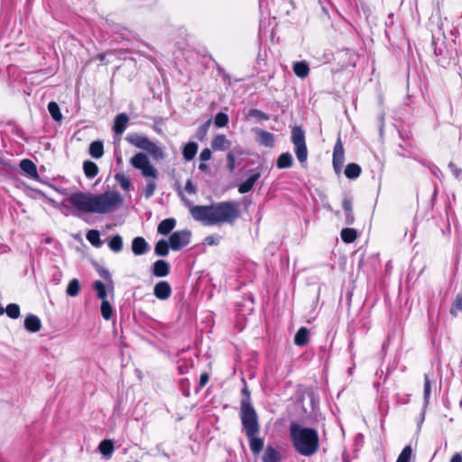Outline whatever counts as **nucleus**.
<instances>
[{"label":"nucleus","mask_w":462,"mask_h":462,"mask_svg":"<svg viewBox=\"0 0 462 462\" xmlns=\"http://www.w3.org/2000/svg\"><path fill=\"white\" fill-rule=\"evenodd\" d=\"M260 176V172H254L246 180H245L238 186L239 193L245 194L249 192L255 184V182L259 180Z\"/></svg>","instance_id":"19"},{"label":"nucleus","mask_w":462,"mask_h":462,"mask_svg":"<svg viewBox=\"0 0 462 462\" xmlns=\"http://www.w3.org/2000/svg\"><path fill=\"white\" fill-rule=\"evenodd\" d=\"M214 124L217 127H224L228 124V116L219 112L216 115Z\"/></svg>","instance_id":"45"},{"label":"nucleus","mask_w":462,"mask_h":462,"mask_svg":"<svg viewBox=\"0 0 462 462\" xmlns=\"http://www.w3.org/2000/svg\"><path fill=\"white\" fill-rule=\"evenodd\" d=\"M128 143L132 145L146 151L153 159L159 161L163 160L165 153L163 150L158 146L155 143L152 142L146 136L140 135L138 134H130L126 137Z\"/></svg>","instance_id":"6"},{"label":"nucleus","mask_w":462,"mask_h":462,"mask_svg":"<svg viewBox=\"0 0 462 462\" xmlns=\"http://www.w3.org/2000/svg\"><path fill=\"white\" fill-rule=\"evenodd\" d=\"M131 165L139 171L144 178H150L147 180L144 189V196L150 199L153 196L157 188L156 180L159 177L158 170L151 163L148 156L143 152H138L130 159Z\"/></svg>","instance_id":"4"},{"label":"nucleus","mask_w":462,"mask_h":462,"mask_svg":"<svg viewBox=\"0 0 462 462\" xmlns=\"http://www.w3.org/2000/svg\"><path fill=\"white\" fill-rule=\"evenodd\" d=\"M20 169L22 173L29 179L39 180L40 176L37 171L35 163L30 159H23L20 162Z\"/></svg>","instance_id":"10"},{"label":"nucleus","mask_w":462,"mask_h":462,"mask_svg":"<svg viewBox=\"0 0 462 462\" xmlns=\"http://www.w3.org/2000/svg\"><path fill=\"white\" fill-rule=\"evenodd\" d=\"M199 169L201 171H207L208 170V167L206 163L204 162H201L199 165Z\"/></svg>","instance_id":"57"},{"label":"nucleus","mask_w":462,"mask_h":462,"mask_svg":"<svg viewBox=\"0 0 462 462\" xmlns=\"http://www.w3.org/2000/svg\"><path fill=\"white\" fill-rule=\"evenodd\" d=\"M97 60H98L101 62H104L106 60V53H99L96 57Z\"/></svg>","instance_id":"56"},{"label":"nucleus","mask_w":462,"mask_h":462,"mask_svg":"<svg viewBox=\"0 0 462 462\" xmlns=\"http://www.w3.org/2000/svg\"><path fill=\"white\" fill-rule=\"evenodd\" d=\"M89 154L95 159L101 158L104 154V146L102 142H92L89 145Z\"/></svg>","instance_id":"28"},{"label":"nucleus","mask_w":462,"mask_h":462,"mask_svg":"<svg viewBox=\"0 0 462 462\" xmlns=\"http://www.w3.org/2000/svg\"><path fill=\"white\" fill-rule=\"evenodd\" d=\"M99 451L106 457H110L114 451L113 442L109 439H104L98 446Z\"/></svg>","instance_id":"35"},{"label":"nucleus","mask_w":462,"mask_h":462,"mask_svg":"<svg viewBox=\"0 0 462 462\" xmlns=\"http://www.w3.org/2000/svg\"><path fill=\"white\" fill-rule=\"evenodd\" d=\"M80 290L79 282L78 279H73L69 282L67 287V294L70 297H76Z\"/></svg>","instance_id":"40"},{"label":"nucleus","mask_w":462,"mask_h":462,"mask_svg":"<svg viewBox=\"0 0 462 462\" xmlns=\"http://www.w3.org/2000/svg\"><path fill=\"white\" fill-rule=\"evenodd\" d=\"M108 246L114 253H119L123 249V238L120 235L114 236L108 241Z\"/></svg>","instance_id":"33"},{"label":"nucleus","mask_w":462,"mask_h":462,"mask_svg":"<svg viewBox=\"0 0 462 462\" xmlns=\"http://www.w3.org/2000/svg\"><path fill=\"white\" fill-rule=\"evenodd\" d=\"M289 433L291 443L298 454L311 457L318 452L319 437L315 429L292 421L290 424Z\"/></svg>","instance_id":"3"},{"label":"nucleus","mask_w":462,"mask_h":462,"mask_svg":"<svg viewBox=\"0 0 462 462\" xmlns=\"http://www.w3.org/2000/svg\"><path fill=\"white\" fill-rule=\"evenodd\" d=\"M345 162V150L340 137L337 138L333 150V166L337 172L341 171Z\"/></svg>","instance_id":"9"},{"label":"nucleus","mask_w":462,"mask_h":462,"mask_svg":"<svg viewBox=\"0 0 462 462\" xmlns=\"http://www.w3.org/2000/svg\"><path fill=\"white\" fill-rule=\"evenodd\" d=\"M182 201L184 203V205L189 208V214L190 216L193 217V214H194V209L196 208H200L201 206H195L192 204L191 201H189V199H185L184 197H182Z\"/></svg>","instance_id":"51"},{"label":"nucleus","mask_w":462,"mask_h":462,"mask_svg":"<svg viewBox=\"0 0 462 462\" xmlns=\"http://www.w3.org/2000/svg\"><path fill=\"white\" fill-rule=\"evenodd\" d=\"M291 142L295 147V154L300 163L308 159V149L305 141V133L300 126H294L291 129Z\"/></svg>","instance_id":"7"},{"label":"nucleus","mask_w":462,"mask_h":462,"mask_svg":"<svg viewBox=\"0 0 462 462\" xmlns=\"http://www.w3.org/2000/svg\"><path fill=\"white\" fill-rule=\"evenodd\" d=\"M431 394V382L428 374L424 375V391H423V399H424V408L427 407L430 402Z\"/></svg>","instance_id":"37"},{"label":"nucleus","mask_w":462,"mask_h":462,"mask_svg":"<svg viewBox=\"0 0 462 462\" xmlns=\"http://www.w3.org/2000/svg\"><path fill=\"white\" fill-rule=\"evenodd\" d=\"M240 217L239 203L222 201L194 209L193 219L204 226L233 225Z\"/></svg>","instance_id":"2"},{"label":"nucleus","mask_w":462,"mask_h":462,"mask_svg":"<svg viewBox=\"0 0 462 462\" xmlns=\"http://www.w3.org/2000/svg\"><path fill=\"white\" fill-rule=\"evenodd\" d=\"M281 460L280 453L272 446H267L263 455V462H279Z\"/></svg>","instance_id":"24"},{"label":"nucleus","mask_w":462,"mask_h":462,"mask_svg":"<svg viewBox=\"0 0 462 462\" xmlns=\"http://www.w3.org/2000/svg\"><path fill=\"white\" fill-rule=\"evenodd\" d=\"M342 206H343V209H344L345 215H346L345 224L348 225V226L354 224L355 216H354V212H353L352 199L350 198L346 197L343 199Z\"/></svg>","instance_id":"18"},{"label":"nucleus","mask_w":462,"mask_h":462,"mask_svg":"<svg viewBox=\"0 0 462 462\" xmlns=\"http://www.w3.org/2000/svg\"><path fill=\"white\" fill-rule=\"evenodd\" d=\"M176 226L175 218H166L162 220L157 227V232L161 235L167 236L170 234Z\"/></svg>","instance_id":"20"},{"label":"nucleus","mask_w":462,"mask_h":462,"mask_svg":"<svg viewBox=\"0 0 462 462\" xmlns=\"http://www.w3.org/2000/svg\"><path fill=\"white\" fill-rule=\"evenodd\" d=\"M448 168L450 169L451 172L455 176V178L459 179L462 173V170L457 168V165L454 162L448 163Z\"/></svg>","instance_id":"48"},{"label":"nucleus","mask_w":462,"mask_h":462,"mask_svg":"<svg viewBox=\"0 0 462 462\" xmlns=\"http://www.w3.org/2000/svg\"><path fill=\"white\" fill-rule=\"evenodd\" d=\"M155 297L159 300H165L170 298L171 294V288L168 282L161 281L157 282L153 289Z\"/></svg>","instance_id":"12"},{"label":"nucleus","mask_w":462,"mask_h":462,"mask_svg":"<svg viewBox=\"0 0 462 462\" xmlns=\"http://www.w3.org/2000/svg\"><path fill=\"white\" fill-rule=\"evenodd\" d=\"M83 170H84V173H85L86 177L88 179L95 178L98 173L97 165L91 161L84 162Z\"/></svg>","instance_id":"27"},{"label":"nucleus","mask_w":462,"mask_h":462,"mask_svg":"<svg viewBox=\"0 0 462 462\" xmlns=\"http://www.w3.org/2000/svg\"><path fill=\"white\" fill-rule=\"evenodd\" d=\"M412 454L411 446H406L397 457L396 462H410Z\"/></svg>","instance_id":"44"},{"label":"nucleus","mask_w":462,"mask_h":462,"mask_svg":"<svg viewBox=\"0 0 462 462\" xmlns=\"http://www.w3.org/2000/svg\"><path fill=\"white\" fill-rule=\"evenodd\" d=\"M170 241L159 240L154 246V253L160 256H166L169 254Z\"/></svg>","instance_id":"31"},{"label":"nucleus","mask_w":462,"mask_h":462,"mask_svg":"<svg viewBox=\"0 0 462 462\" xmlns=\"http://www.w3.org/2000/svg\"><path fill=\"white\" fill-rule=\"evenodd\" d=\"M97 271L98 274L106 281L107 283V286L113 290L114 288V282L112 279V275L109 273V271L102 266H98L97 268Z\"/></svg>","instance_id":"39"},{"label":"nucleus","mask_w":462,"mask_h":462,"mask_svg":"<svg viewBox=\"0 0 462 462\" xmlns=\"http://www.w3.org/2000/svg\"><path fill=\"white\" fill-rule=\"evenodd\" d=\"M48 110L51 114L53 120L60 122L62 119V115L60 113V107L58 104L54 101H51L48 104Z\"/></svg>","instance_id":"36"},{"label":"nucleus","mask_w":462,"mask_h":462,"mask_svg":"<svg viewBox=\"0 0 462 462\" xmlns=\"http://www.w3.org/2000/svg\"><path fill=\"white\" fill-rule=\"evenodd\" d=\"M226 159H227V163H228V168L230 171H233L235 169V164H236V157H235V154L233 152H228L227 156H226Z\"/></svg>","instance_id":"53"},{"label":"nucleus","mask_w":462,"mask_h":462,"mask_svg":"<svg viewBox=\"0 0 462 462\" xmlns=\"http://www.w3.org/2000/svg\"><path fill=\"white\" fill-rule=\"evenodd\" d=\"M247 117H254L256 118L258 121H266L270 118V116L267 114L259 109L249 110Z\"/></svg>","instance_id":"43"},{"label":"nucleus","mask_w":462,"mask_h":462,"mask_svg":"<svg viewBox=\"0 0 462 462\" xmlns=\"http://www.w3.org/2000/svg\"><path fill=\"white\" fill-rule=\"evenodd\" d=\"M149 244L142 236H136L132 241V251L135 255H143L149 250Z\"/></svg>","instance_id":"13"},{"label":"nucleus","mask_w":462,"mask_h":462,"mask_svg":"<svg viewBox=\"0 0 462 462\" xmlns=\"http://www.w3.org/2000/svg\"><path fill=\"white\" fill-rule=\"evenodd\" d=\"M243 393H245L246 395V398L245 399H249L250 400V397H249V392L247 390V388H244L243 389Z\"/></svg>","instance_id":"59"},{"label":"nucleus","mask_w":462,"mask_h":462,"mask_svg":"<svg viewBox=\"0 0 462 462\" xmlns=\"http://www.w3.org/2000/svg\"><path fill=\"white\" fill-rule=\"evenodd\" d=\"M100 310L102 317L106 320H109L112 318L113 308L111 304L108 302V300L101 302Z\"/></svg>","instance_id":"41"},{"label":"nucleus","mask_w":462,"mask_h":462,"mask_svg":"<svg viewBox=\"0 0 462 462\" xmlns=\"http://www.w3.org/2000/svg\"><path fill=\"white\" fill-rule=\"evenodd\" d=\"M53 281H55V282L58 284L60 281V275H54L53 276Z\"/></svg>","instance_id":"58"},{"label":"nucleus","mask_w":462,"mask_h":462,"mask_svg":"<svg viewBox=\"0 0 462 462\" xmlns=\"http://www.w3.org/2000/svg\"><path fill=\"white\" fill-rule=\"evenodd\" d=\"M87 240L95 247H100L103 245L100 239V233L97 230L91 229L86 234Z\"/></svg>","instance_id":"29"},{"label":"nucleus","mask_w":462,"mask_h":462,"mask_svg":"<svg viewBox=\"0 0 462 462\" xmlns=\"http://www.w3.org/2000/svg\"><path fill=\"white\" fill-rule=\"evenodd\" d=\"M170 273V265L164 260H157L152 265V273L156 277H165Z\"/></svg>","instance_id":"17"},{"label":"nucleus","mask_w":462,"mask_h":462,"mask_svg":"<svg viewBox=\"0 0 462 462\" xmlns=\"http://www.w3.org/2000/svg\"><path fill=\"white\" fill-rule=\"evenodd\" d=\"M231 141L225 134L216 135L211 142V147L215 151H226L231 147Z\"/></svg>","instance_id":"14"},{"label":"nucleus","mask_w":462,"mask_h":462,"mask_svg":"<svg viewBox=\"0 0 462 462\" xmlns=\"http://www.w3.org/2000/svg\"><path fill=\"white\" fill-rule=\"evenodd\" d=\"M293 158L290 152H282L279 155L276 162L278 169H288L292 166Z\"/></svg>","instance_id":"22"},{"label":"nucleus","mask_w":462,"mask_h":462,"mask_svg":"<svg viewBox=\"0 0 462 462\" xmlns=\"http://www.w3.org/2000/svg\"><path fill=\"white\" fill-rule=\"evenodd\" d=\"M124 203L122 195L115 190L100 194L73 192L67 197L62 207L74 208L80 213L109 214L115 212Z\"/></svg>","instance_id":"1"},{"label":"nucleus","mask_w":462,"mask_h":462,"mask_svg":"<svg viewBox=\"0 0 462 462\" xmlns=\"http://www.w3.org/2000/svg\"><path fill=\"white\" fill-rule=\"evenodd\" d=\"M293 72L300 79H305L310 73L309 64L306 61H297L293 63Z\"/></svg>","instance_id":"21"},{"label":"nucleus","mask_w":462,"mask_h":462,"mask_svg":"<svg viewBox=\"0 0 462 462\" xmlns=\"http://www.w3.org/2000/svg\"><path fill=\"white\" fill-rule=\"evenodd\" d=\"M191 232L189 230H179L173 232L169 238L170 246L173 251H179L190 242Z\"/></svg>","instance_id":"8"},{"label":"nucleus","mask_w":462,"mask_h":462,"mask_svg":"<svg viewBox=\"0 0 462 462\" xmlns=\"http://www.w3.org/2000/svg\"><path fill=\"white\" fill-rule=\"evenodd\" d=\"M341 239L347 244L353 243L356 237L357 233L354 228H343L340 233Z\"/></svg>","instance_id":"32"},{"label":"nucleus","mask_w":462,"mask_h":462,"mask_svg":"<svg viewBox=\"0 0 462 462\" xmlns=\"http://www.w3.org/2000/svg\"><path fill=\"white\" fill-rule=\"evenodd\" d=\"M361 174V167L356 163H349L345 169V175L346 178L354 180Z\"/></svg>","instance_id":"30"},{"label":"nucleus","mask_w":462,"mask_h":462,"mask_svg":"<svg viewBox=\"0 0 462 462\" xmlns=\"http://www.w3.org/2000/svg\"><path fill=\"white\" fill-rule=\"evenodd\" d=\"M93 288L97 291V295L101 300L102 302L107 300L106 287L102 282L96 281L93 284Z\"/></svg>","instance_id":"34"},{"label":"nucleus","mask_w":462,"mask_h":462,"mask_svg":"<svg viewBox=\"0 0 462 462\" xmlns=\"http://www.w3.org/2000/svg\"><path fill=\"white\" fill-rule=\"evenodd\" d=\"M198 148H199V146L196 143H194V142L188 143L184 146L183 152H182L184 159L186 161H191L195 157V155L198 152Z\"/></svg>","instance_id":"26"},{"label":"nucleus","mask_w":462,"mask_h":462,"mask_svg":"<svg viewBox=\"0 0 462 462\" xmlns=\"http://www.w3.org/2000/svg\"><path fill=\"white\" fill-rule=\"evenodd\" d=\"M220 241V237L215 236H208L205 238V243L208 245H218Z\"/></svg>","instance_id":"52"},{"label":"nucleus","mask_w":462,"mask_h":462,"mask_svg":"<svg viewBox=\"0 0 462 462\" xmlns=\"http://www.w3.org/2000/svg\"><path fill=\"white\" fill-rule=\"evenodd\" d=\"M211 125V120H208L206 123H204L198 130V134L200 136V138H203L208 131V128Z\"/></svg>","instance_id":"47"},{"label":"nucleus","mask_w":462,"mask_h":462,"mask_svg":"<svg viewBox=\"0 0 462 462\" xmlns=\"http://www.w3.org/2000/svg\"><path fill=\"white\" fill-rule=\"evenodd\" d=\"M240 417L243 430L245 431L246 437L256 435L259 432L260 426L258 423V417L248 398L243 399L241 401Z\"/></svg>","instance_id":"5"},{"label":"nucleus","mask_w":462,"mask_h":462,"mask_svg":"<svg viewBox=\"0 0 462 462\" xmlns=\"http://www.w3.org/2000/svg\"><path fill=\"white\" fill-rule=\"evenodd\" d=\"M457 311H462V293L457 295L450 310L452 315H457Z\"/></svg>","instance_id":"46"},{"label":"nucleus","mask_w":462,"mask_h":462,"mask_svg":"<svg viewBox=\"0 0 462 462\" xmlns=\"http://www.w3.org/2000/svg\"><path fill=\"white\" fill-rule=\"evenodd\" d=\"M5 312L11 319H17L20 316V307L15 303H10L6 306Z\"/></svg>","instance_id":"42"},{"label":"nucleus","mask_w":462,"mask_h":462,"mask_svg":"<svg viewBox=\"0 0 462 462\" xmlns=\"http://www.w3.org/2000/svg\"><path fill=\"white\" fill-rule=\"evenodd\" d=\"M128 122H129V118L126 114H125V113L118 114L116 116L115 122H114L115 134L117 135H121L125 132Z\"/></svg>","instance_id":"16"},{"label":"nucleus","mask_w":462,"mask_h":462,"mask_svg":"<svg viewBox=\"0 0 462 462\" xmlns=\"http://www.w3.org/2000/svg\"><path fill=\"white\" fill-rule=\"evenodd\" d=\"M249 440L250 449L254 454H259L263 448V439L257 438L256 435L247 437Z\"/></svg>","instance_id":"25"},{"label":"nucleus","mask_w":462,"mask_h":462,"mask_svg":"<svg viewBox=\"0 0 462 462\" xmlns=\"http://www.w3.org/2000/svg\"><path fill=\"white\" fill-rule=\"evenodd\" d=\"M208 382V374H202L199 377V384L201 387L205 386Z\"/></svg>","instance_id":"54"},{"label":"nucleus","mask_w":462,"mask_h":462,"mask_svg":"<svg viewBox=\"0 0 462 462\" xmlns=\"http://www.w3.org/2000/svg\"><path fill=\"white\" fill-rule=\"evenodd\" d=\"M450 462H462V456L459 453H456L451 457Z\"/></svg>","instance_id":"55"},{"label":"nucleus","mask_w":462,"mask_h":462,"mask_svg":"<svg viewBox=\"0 0 462 462\" xmlns=\"http://www.w3.org/2000/svg\"><path fill=\"white\" fill-rule=\"evenodd\" d=\"M24 328L31 333H36L42 328V321L36 315L29 314L24 319Z\"/></svg>","instance_id":"15"},{"label":"nucleus","mask_w":462,"mask_h":462,"mask_svg":"<svg viewBox=\"0 0 462 462\" xmlns=\"http://www.w3.org/2000/svg\"><path fill=\"white\" fill-rule=\"evenodd\" d=\"M309 329L305 327L300 328L294 337V344L298 346H305L309 341Z\"/></svg>","instance_id":"23"},{"label":"nucleus","mask_w":462,"mask_h":462,"mask_svg":"<svg viewBox=\"0 0 462 462\" xmlns=\"http://www.w3.org/2000/svg\"><path fill=\"white\" fill-rule=\"evenodd\" d=\"M254 132L256 134V141L260 144H262L265 147H273L274 146L275 140H274V135L272 133L263 130L261 128H255L254 130Z\"/></svg>","instance_id":"11"},{"label":"nucleus","mask_w":462,"mask_h":462,"mask_svg":"<svg viewBox=\"0 0 462 462\" xmlns=\"http://www.w3.org/2000/svg\"><path fill=\"white\" fill-rule=\"evenodd\" d=\"M212 152L208 148H205L201 151L199 154V159L202 162H207L211 159Z\"/></svg>","instance_id":"50"},{"label":"nucleus","mask_w":462,"mask_h":462,"mask_svg":"<svg viewBox=\"0 0 462 462\" xmlns=\"http://www.w3.org/2000/svg\"><path fill=\"white\" fill-rule=\"evenodd\" d=\"M116 180L120 184L122 189L128 191L131 188V181L129 178L123 173H116L115 175Z\"/></svg>","instance_id":"38"},{"label":"nucleus","mask_w":462,"mask_h":462,"mask_svg":"<svg viewBox=\"0 0 462 462\" xmlns=\"http://www.w3.org/2000/svg\"><path fill=\"white\" fill-rule=\"evenodd\" d=\"M4 313V309L0 308V314Z\"/></svg>","instance_id":"60"},{"label":"nucleus","mask_w":462,"mask_h":462,"mask_svg":"<svg viewBox=\"0 0 462 462\" xmlns=\"http://www.w3.org/2000/svg\"><path fill=\"white\" fill-rule=\"evenodd\" d=\"M185 190L189 194H195L197 192V186L191 180H188L185 184Z\"/></svg>","instance_id":"49"},{"label":"nucleus","mask_w":462,"mask_h":462,"mask_svg":"<svg viewBox=\"0 0 462 462\" xmlns=\"http://www.w3.org/2000/svg\"><path fill=\"white\" fill-rule=\"evenodd\" d=\"M163 457H168V455L166 453H163Z\"/></svg>","instance_id":"61"}]
</instances>
